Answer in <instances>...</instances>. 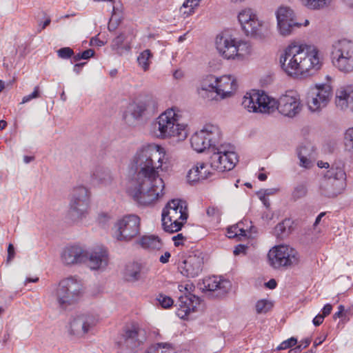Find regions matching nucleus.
Returning a JSON list of instances; mask_svg holds the SVG:
<instances>
[{
  "mask_svg": "<svg viewBox=\"0 0 353 353\" xmlns=\"http://www.w3.org/2000/svg\"><path fill=\"white\" fill-rule=\"evenodd\" d=\"M163 157L154 145L143 146L134 156L132 168L135 173L127 192L139 205H150L163 194L165 184L159 174Z\"/></svg>",
  "mask_w": 353,
  "mask_h": 353,
  "instance_id": "f257e3e1",
  "label": "nucleus"
},
{
  "mask_svg": "<svg viewBox=\"0 0 353 353\" xmlns=\"http://www.w3.org/2000/svg\"><path fill=\"white\" fill-rule=\"evenodd\" d=\"M281 68L290 76L307 77L322 66L319 50L314 46L292 43L280 57Z\"/></svg>",
  "mask_w": 353,
  "mask_h": 353,
  "instance_id": "f03ea898",
  "label": "nucleus"
},
{
  "mask_svg": "<svg viewBox=\"0 0 353 353\" xmlns=\"http://www.w3.org/2000/svg\"><path fill=\"white\" fill-rule=\"evenodd\" d=\"M242 106L248 112L270 114L278 110L283 115L294 117L298 114L302 105L299 96L294 90H288L276 101L263 91L253 90L243 98Z\"/></svg>",
  "mask_w": 353,
  "mask_h": 353,
  "instance_id": "7ed1b4c3",
  "label": "nucleus"
},
{
  "mask_svg": "<svg viewBox=\"0 0 353 353\" xmlns=\"http://www.w3.org/2000/svg\"><path fill=\"white\" fill-rule=\"evenodd\" d=\"M184 202L179 199H172L163 209L161 214L163 230L170 233L181 230L186 222L188 214Z\"/></svg>",
  "mask_w": 353,
  "mask_h": 353,
  "instance_id": "20e7f679",
  "label": "nucleus"
},
{
  "mask_svg": "<svg viewBox=\"0 0 353 353\" xmlns=\"http://www.w3.org/2000/svg\"><path fill=\"white\" fill-rule=\"evenodd\" d=\"M154 128L159 131V137H176L182 140L187 137L185 125L179 123V116L173 108L165 110L157 119Z\"/></svg>",
  "mask_w": 353,
  "mask_h": 353,
  "instance_id": "39448f33",
  "label": "nucleus"
},
{
  "mask_svg": "<svg viewBox=\"0 0 353 353\" xmlns=\"http://www.w3.org/2000/svg\"><path fill=\"white\" fill-rule=\"evenodd\" d=\"M331 59L333 65L340 72L353 71V41L343 39L332 44Z\"/></svg>",
  "mask_w": 353,
  "mask_h": 353,
  "instance_id": "423d86ee",
  "label": "nucleus"
},
{
  "mask_svg": "<svg viewBox=\"0 0 353 353\" xmlns=\"http://www.w3.org/2000/svg\"><path fill=\"white\" fill-rule=\"evenodd\" d=\"M82 284L73 277L61 280L56 289L55 296L59 305L66 308L72 305L81 297Z\"/></svg>",
  "mask_w": 353,
  "mask_h": 353,
  "instance_id": "0eeeda50",
  "label": "nucleus"
},
{
  "mask_svg": "<svg viewBox=\"0 0 353 353\" xmlns=\"http://www.w3.org/2000/svg\"><path fill=\"white\" fill-rule=\"evenodd\" d=\"M215 44L219 54L226 59H242L248 49L246 42L237 40L227 33L217 35Z\"/></svg>",
  "mask_w": 353,
  "mask_h": 353,
  "instance_id": "6e6552de",
  "label": "nucleus"
},
{
  "mask_svg": "<svg viewBox=\"0 0 353 353\" xmlns=\"http://www.w3.org/2000/svg\"><path fill=\"white\" fill-rule=\"evenodd\" d=\"M221 130L217 125L207 123L202 130L192 136L191 145L197 152H202L206 148L210 149L221 143Z\"/></svg>",
  "mask_w": 353,
  "mask_h": 353,
  "instance_id": "1a4fd4ad",
  "label": "nucleus"
},
{
  "mask_svg": "<svg viewBox=\"0 0 353 353\" xmlns=\"http://www.w3.org/2000/svg\"><path fill=\"white\" fill-rule=\"evenodd\" d=\"M236 80L231 75L219 78L214 75L207 76L201 82V89L203 91L215 92L221 99L230 97L237 89Z\"/></svg>",
  "mask_w": 353,
  "mask_h": 353,
  "instance_id": "9d476101",
  "label": "nucleus"
},
{
  "mask_svg": "<svg viewBox=\"0 0 353 353\" xmlns=\"http://www.w3.org/2000/svg\"><path fill=\"white\" fill-rule=\"evenodd\" d=\"M157 108V103L152 98L131 103L123 114V119L129 126H135L144 117L154 114Z\"/></svg>",
  "mask_w": 353,
  "mask_h": 353,
  "instance_id": "9b49d317",
  "label": "nucleus"
},
{
  "mask_svg": "<svg viewBox=\"0 0 353 353\" xmlns=\"http://www.w3.org/2000/svg\"><path fill=\"white\" fill-rule=\"evenodd\" d=\"M268 257L270 264L275 269L288 268L297 265L299 262V255L296 250L284 245L275 246L271 249Z\"/></svg>",
  "mask_w": 353,
  "mask_h": 353,
  "instance_id": "f8f14e48",
  "label": "nucleus"
},
{
  "mask_svg": "<svg viewBox=\"0 0 353 353\" xmlns=\"http://www.w3.org/2000/svg\"><path fill=\"white\" fill-rule=\"evenodd\" d=\"M275 14L277 30L283 37L292 34L295 29L299 28L302 26L309 25L307 19H305L303 23L299 22L294 10L288 6H280L276 10Z\"/></svg>",
  "mask_w": 353,
  "mask_h": 353,
  "instance_id": "ddd939ff",
  "label": "nucleus"
},
{
  "mask_svg": "<svg viewBox=\"0 0 353 353\" xmlns=\"http://www.w3.org/2000/svg\"><path fill=\"white\" fill-rule=\"evenodd\" d=\"M114 236L118 241H129L140 233V218L135 214L125 215L114 225Z\"/></svg>",
  "mask_w": 353,
  "mask_h": 353,
  "instance_id": "4468645a",
  "label": "nucleus"
},
{
  "mask_svg": "<svg viewBox=\"0 0 353 353\" xmlns=\"http://www.w3.org/2000/svg\"><path fill=\"white\" fill-rule=\"evenodd\" d=\"M332 96V88L330 85H316L310 88L307 97L309 109L315 112L326 106Z\"/></svg>",
  "mask_w": 353,
  "mask_h": 353,
  "instance_id": "2eb2a0df",
  "label": "nucleus"
},
{
  "mask_svg": "<svg viewBox=\"0 0 353 353\" xmlns=\"http://www.w3.org/2000/svg\"><path fill=\"white\" fill-rule=\"evenodd\" d=\"M204 265V254L196 250L189 254L179 265L180 272L188 278H195L202 272Z\"/></svg>",
  "mask_w": 353,
  "mask_h": 353,
  "instance_id": "dca6fc26",
  "label": "nucleus"
},
{
  "mask_svg": "<svg viewBox=\"0 0 353 353\" xmlns=\"http://www.w3.org/2000/svg\"><path fill=\"white\" fill-rule=\"evenodd\" d=\"M97 319L94 315L83 314L74 317L70 322V334L77 336H83L97 324Z\"/></svg>",
  "mask_w": 353,
  "mask_h": 353,
  "instance_id": "f3484780",
  "label": "nucleus"
},
{
  "mask_svg": "<svg viewBox=\"0 0 353 353\" xmlns=\"http://www.w3.org/2000/svg\"><path fill=\"white\" fill-rule=\"evenodd\" d=\"M88 254V265L91 270L105 269L109 261L108 251L104 246H96Z\"/></svg>",
  "mask_w": 353,
  "mask_h": 353,
  "instance_id": "a211bd4d",
  "label": "nucleus"
},
{
  "mask_svg": "<svg viewBox=\"0 0 353 353\" xmlns=\"http://www.w3.org/2000/svg\"><path fill=\"white\" fill-rule=\"evenodd\" d=\"M199 303V298L192 294L189 293L188 294L182 295L176 302V314L179 318L185 319L192 312L196 311V308Z\"/></svg>",
  "mask_w": 353,
  "mask_h": 353,
  "instance_id": "6ab92c4d",
  "label": "nucleus"
},
{
  "mask_svg": "<svg viewBox=\"0 0 353 353\" xmlns=\"http://www.w3.org/2000/svg\"><path fill=\"white\" fill-rule=\"evenodd\" d=\"M123 339L125 346L133 350L145 340V331L138 324L133 323L125 327Z\"/></svg>",
  "mask_w": 353,
  "mask_h": 353,
  "instance_id": "aec40b11",
  "label": "nucleus"
},
{
  "mask_svg": "<svg viewBox=\"0 0 353 353\" xmlns=\"http://www.w3.org/2000/svg\"><path fill=\"white\" fill-rule=\"evenodd\" d=\"M87 259V252L79 246L66 247L61 253V261L65 265L85 263Z\"/></svg>",
  "mask_w": 353,
  "mask_h": 353,
  "instance_id": "412c9836",
  "label": "nucleus"
},
{
  "mask_svg": "<svg viewBox=\"0 0 353 353\" xmlns=\"http://www.w3.org/2000/svg\"><path fill=\"white\" fill-rule=\"evenodd\" d=\"M345 173L342 169H336L335 172H332L331 176L326 181L328 196H336L341 193L344 186Z\"/></svg>",
  "mask_w": 353,
  "mask_h": 353,
  "instance_id": "4be33fe9",
  "label": "nucleus"
},
{
  "mask_svg": "<svg viewBox=\"0 0 353 353\" xmlns=\"http://www.w3.org/2000/svg\"><path fill=\"white\" fill-rule=\"evenodd\" d=\"M147 272L141 263L137 262H130L127 263L123 272L124 281L128 283H136L143 280Z\"/></svg>",
  "mask_w": 353,
  "mask_h": 353,
  "instance_id": "5701e85b",
  "label": "nucleus"
},
{
  "mask_svg": "<svg viewBox=\"0 0 353 353\" xmlns=\"http://www.w3.org/2000/svg\"><path fill=\"white\" fill-rule=\"evenodd\" d=\"M248 23L250 24V28L252 30L251 32H244L247 36L260 40L268 37V30L264 26V23L258 19L255 12L252 15H249Z\"/></svg>",
  "mask_w": 353,
  "mask_h": 353,
  "instance_id": "b1692460",
  "label": "nucleus"
},
{
  "mask_svg": "<svg viewBox=\"0 0 353 353\" xmlns=\"http://www.w3.org/2000/svg\"><path fill=\"white\" fill-rule=\"evenodd\" d=\"M336 105L342 110L350 109L353 112V90L341 88L336 92Z\"/></svg>",
  "mask_w": 353,
  "mask_h": 353,
  "instance_id": "393cba45",
  "label": "nucleus"
},
{
  "mask_svg": "<svg viewBox=\"0 0 353 353\" xmlns=\"http://www.w3.org/2000/svg\"><path fill=\"white\" fill-rule=\"evenodd\" d=\"M204 287L208 291L218 292L216 296H222L228 291L230 283L228 280L214 276L204 281Z\"/></svg>",
  "mask_w": 353,
  "mask_h": 353,
  "instance_id": "a878e982",
  "label": "nucleus"
},
{
  "mask_svg": "<svg viewBox=\"0 0 353 353\" xmlns=\"http://www.w3.org/2000/svg\"><path fill=\"white\" fill-rule=\"evenodd\" d=\"M91 178L94 183L101 186H109L113 181V176L109 169L97 166L92 172Z\"/></svg>",
  "mask_w": 353,
  "mask_h": 353,
  "instance_id": "bb28decb",
  "label": "nucleus"
},
{
  "mask_svg": "<svg viewBox=\"0 0 353 353\" xmlns=\"http://www.w3.org/2000/svg\"><path fill=\"white\" fill-rule=\"evenodd\" d=\"M212 173L206 169V164L201 162L191 168L188 174L187 179L190 183H194L205 180L210 176Z\"/></svg>",
  "mask_w": 353,
  "mask_h": 353,
  "instance_id": "cd10ccee",
  "label": "nucleus"
},
{
  "mask_svg": "<svg viewBox=\"0 0 353 353\" xmlns=\"http://www.w3.org/2000/svg\"><path fill=\"white\" fill-rule=\"evenodd\" d=\"M70 202H80L83 208L86 203H90V192L88 189L83 185L73 188Z\"/></svg>",
  "mask_w": 353,
  "mask_h": 353,
  "instance_id": "c85d7f7f",
  "label": "nucleus"
},
{
  "mask_svg": "<svg viewBox=\"0 0 353 353\" xmlns=\"http://www.w3.org/2000/svg\"><path fill=\"white\" fill-rule=\"evenodd\" d=\"M70 202H80L83 208L86 203H90V192L88 189L83 185L73 188Z\"/></svg>",
  "mask_w": 353,
  "mask_h": 353,
  "instance_id": "c756f323",
  "label": "nucleus"
},
{
  "mask_svg": "<svg viewBox=\"0 0 353 353\" xmlns=\"http://www.w3.org/2000/svg\"><path fill=\"white\" fill-rule=\"evenodd\" d=\"M220 149L224 170H231L238 162L237 154L232 150Z\"/></svg>",
  "mask_w": 353,
  "mask_h": 353,
  "instance_id": "7c9ffc66",
  "label": "nucleus"
},
{
  "mask_svg": "<svg viewBox=\"0 0 353 353\" xmlns=\"http://www.w3.org/2000/svg\"><path fill=\"white\" fill-rule=\"evenodd\" d=\"M125 40V36L120 34L112 41L111 48L116 54L122 55L130 51V46L128 43H124Z\"/></svg>",
  "mask_w": 353,
  "mask_h": 353,
  "instance_id": "2f4dec72",
  "label": "nucleus"
},
{
  "mask_svg": "<svg viewBox=\"0 0 353 353\" xmlns=\"http://www.w3.org/2000/svg\"><path fill=\"white\" fill-rule=\"evenodd\" d=\"M292 223V221L290 219H285L282 222L278 223L274 228L275 236L281 239L288 236L291 232Z\"/></svg>",
  "mask_w": 353,
  "mask_h": 353,
  "instance_id": "473e14b6",
  "label": "nucleus"
},
{
  "mask_svg": "<svg viewBox=\"0 0 353 353\" xmlns=\"http://www.w3.org/2000/svg\"><path fill=\"white\" fill-rule=\"evenodd\" d=\"M141 245L150 250H159L163 245L161 239L156 236H143L140 240Z\"/></svg>",
  "mask_w": 353,
  "mask_h": 353,
  "instance_id": "72a5a7b5",
  "label": "nucleus"
},
{
  "mask_svg": "<svg viewBox=\"0 0 353 353\" xmlns=\"http://www.w3.org/2000/svg\"><path fill=\"white\" fill-rule=\"evenodd\" d=\"M89 205L90 203H86L83 208L80 202H70V213L75 219H82L87 215Z\"/></svg>",
  "mask_w": 353,
  "mask_h": 353,
  "instance_id": "f704fd0d",
  "label": "nucleus"
},
{
  "mask_svg": "<svg viewBox=\"0 0 353 353\" xmlns=\"http://www.w3.org/2000/svg\"><path fill=\"white\" fill-rule=\"evenodd\" d=\"M254 11L250 8H246L241 10L238 14V21L244 32H251L252 28H250V24L248 23V19L249 15H252Z\"/></svg>",
  "mask_w": 353,
  "mask_h": 353,
  "instance_id": "c9c22d12",
  "label": "nucleus"
},
{
  "mask_svg": "<svg viewBox=\"0 0 353 353\" xmlns=\"http://www.w3.org/2000/svg\"><path fill=\"white\" fill-rule=\"evenodd\" d=\"M153 54L148 49L141 52L137 57V62L139 65L144 70L147 71L150 68V59L152 58Z\"/></svg>",
  "mask_w": 353,
  "mask_h": 353,
  "instance_id": "e433bc0d",
  "label": "nucleus"
},
{
  "mask_svg": "<svg viewBox=\"0 0 353 353\" xmlns=\"http://www.w3.org/2000/svg\"><path fill=\"white\" fill-rule=\"evenodd\" d=\"M210 163L211 168L214 170L221 172H225L223 164L222 163V156L220 148H217V151H213L210 159Z\"/></svg>",
  "mask_w": 353,
  "mask_h": 353,
  "instance_id": "4c0bfd02",
  "label": "nucleus"
},
{
  "mask_svg": "<svg viewBox=\"0 0 353 353\" xmlns=\"http://www.w3.org/2000/svg\"><path fill=\"white\" fill-rule=\"evenodd\" d=\"M302 5L310 10H321L328 6L332 0H301Z\"/></svg>",
  "mask_w": 353,
  "mask_h": 353,
  "instance_id": "58836bf2",
  "label": "nucleus"
},
{
  "mask_svg": "<svg viewBox=\"0 0 353 353\" xmlns=\"http://www.w3.org/2000/svg\"><path fill=\"white\" fill-rule=\"evenodd\" d=\"M201 0H186L180 8V12L184 17H188L194 12V8L199 5Z\"/></svg>",
  "mask_w": 353,
  "mask_h": 353,
  "instance_id": "ea45409f",
  "label": "nucleus"
},
{
  "mask_svg": "<svg viewBox=\"0 0 353 353\" xmlns=\"http://www.w3.org/2000/svg\"><path fill=\"white\" fill-rule=\"evenodd\" d=\"M173 352L170 343H159L150 346L146 353H173Z\"/></svg>",
  "mask_w": 353,
  "mask_h": 353,
  "instance_id": "a19ab883",
  "label": "nucleus"
},
{
  "mask_svg": "<svg viewBox=\"0 0 353 353\" xmlns=\"http://www.w3.org/2000/svg\"><path fill=\"white\" fill-rule=\"evenodd\" d=\"M307 192V187L303 183L296 185L292 192V198L294 201H296L304 197Z\"/></svg>",
  "mask_w": 353,
  "mask_h": 353,
  "instance_id": "79ce46f5",
  "label": "nucleus"
},
{
  "mask_svg": "<svg viewBox=\"0 0 353 353\" xmlns=\"http://www.w3.org/2000/svg\"><path fill=\"white\" fill-rule=\"evenodd\" d=\"M307 148L305 146H301L298 148L297 154L300 160V165L305 168H308L312 165V161L307 158Z\"/></svg>",
  "mask_w": 353,
  "mask_h": 353,
  "instance_id": "37998d69",
  "label": "nucleus"
},
{
  "mask_svg": "<svg viewBox=\"0 0 353 353\" xmlns=\"http://www.w3.org/2000/svg\"><path fill=\"white\" fill-rule=\"evenodd\" d=\"M272 307V304L265 299L257 301L256 304V310L258 314L266 313Z\"/></svg>",
  "mask_w": 353,
  "mask_h": 353,
  "instance_id": "c03bdc74",
  "label": "nucleus"
},
{
  "mask_svg": "<svg viewBox=\"0 0 353 353\" xmlns=\"http://www.w3.org/2000/svg\"><path fill=\"white\" fill-rule=\"evenodd\" d=\"M344 144L346 150H353V128L346 130L344 136Z\"/></svg>",
  "mask_w": 353,
  "mask_h": 353,
  "instance_id": "a18cd8bd",
  "label": "nucleus"
},
{
  "mask_svg": "<svg viewBox=\"0 0 353 353\" xmlns=\"http://www.w3.org/2000/svg\"><path fill=\"white\" fill-rule=\"evenodd\" d=\"M157 300L159 304L163 308H169L174 303V301L171 297L164 294H159L158 296Z\"/></svg>",
  "mask_w": 353,
  "mask_h": 353,
  "instance_id": "49530a36",
  "label": "nucleus"
},
{
  "mask_svg": "<svg viewBox=\"0 0 353 353\" xmlns=\"http://www.w3.org/2000/svg\"><path fill=\"white\" fill-rule=\"evenodd\" d=\"M297 343V339L295 337H291L284 341H283L276 348L278 350H286L291 348L296 345Z\"/></svg>",
  "mask_w": 353,
  "mask_h": 353,
  "instance_id": "de8ad7c7",
  "label": "nucleus"
},
{
  "mask_svg": "<svg viewBox=\"0 0 353 353\" xmlns=\"http://www.w3.org/2000/svg\"><path fill=\"white\" fill-rule=\"evenodd\" d=\"M58 56L61 59L70 58L74 54V51L69 47H64L60 48L58 51Z\"/></svg>",
  "mask_w": 353,
  "mask_h": 353,
  "instance_id": "09e8293b",
  "label": "nucleus"
},
{
  "mask_svg": "<svg viewBox=\"0 0 353 353\" xmlns=\"http://www.w3.org/2000/svg\"><path fill=\"white\" fill-rule=\"evenodd\" d=\"M39 95H40L39 94V87L36 86L34 89V91L31 94L23 97L22 101L21 103H26L33 99L39 97Z\"/></svg>",
  "mask_w": 353,
  "mask_h": 353,
  "instance_id": "8fccbe9b",
  "label": "nucleus"
},
{
  "mask_svg": "<svg viewBox=\"0 0 353 353\" xmlns=\"http://www.w3.org/2000/svg\"><path fill=\"white\" fill-rule=\"evenodd\" d=\"M206 212L207 214L210 217H213L216 220L220 219L221 212L219 209L216 207H209L207 209Z\"/></svg>",
  "mask_w": 353,
  "mask_h": 353,
  "instance_id": "3c124183",
  "label": "nucleus"
},
{
  "mask_svg": "<svg viewBox=\"0 0 353 353\" xmlns=\"http://www.w3.org/2000/svg\"><path fill=\"white\" fill-rule=\"evenodd\" d=\"M239 230H240V228L239 225H232L228 228V238L233 239L235 237H239Z\"/></svg>",
  "mask_w": 353,
  "mask_h": 353,
  "instance_id": "603ef678",
  "label": "nucleus"
},
{
  "mask_svg": "<svg viewBox=\"0 0 353 353\" xmlns=\"http://www.w3.org/2000/svg\"><path fill=\"white\" fill-rule=\"evenodd\" d=\"M15 256L14 247L12 243H10L8 247V256H7V262H10Z\"/></svg>",
  "mask_w": 353,
  "mask_h": 353,
  "instance_id": "864d4df0",
  "label": "nucleus"
},
{
  "mask_svg": "<svg viewBox=\"0 0 353 353\" xmlns=\"http://www.w3.org/2000/svg\"><path fill=\"white\" fill-rule=\"evenodd\" d=\"M81 53V57L83 58V59H88L94 57L95 52L92 49H88V50H84L83 52H82Z\"/></svg>",
  "mask_w": 353,
  "mask_h": 353,
  "instance_id": "5fc2aeb1",
  "label": "nucleus"
},
{
  "mask_svg": "<svg viewBox=\"0 0 353 353\" xmlns=\"http://www.w3.org/2000/svg\"><path fill=\"white\" fill-rule=\"evenodd\" d=\"M256 194L258 195L259 199L262 201L263 205L268 208L270 207L269 200L264 196V194H262V191H259Z\"/></svg>",
  "mask_w": 353,
  "mask_h": 353,
  "instance_id": "6e6d98bb",
  "label": "nucleus"
},
{
  "mask_svg": "<svg viewBox=\"0 0 353 353\" xmlns=\"http://www.w3.org/2000/svg\"><path fill=\"white\" fill-rule=\"evenodd\" d=\"M217 148H221L222 150H232V151L234 149L233 146L231 145L230 144L225 145L223 144H220V143L219 144H216V146H214V148H212L211 149L212 151H217Z\"/></svg>",
  "mask_w": 353,
  "mask_h": 353,
  "instance_id": "4d7b16f0",
  "label": "nucleus"
},
{
  "mask_svg": "<svg viewBox=\"0 0 353 353\" xmlns=\"http://www.w3.org/2000/svg\"><path fill=\"white\" fill-rule=\"evenodd\" d=\"M324 316L321 315V314H318L316 315L312 322H313V324L315 325V326H319L320 325L323 321V319H324Z\"/></svg>",
  "mask_w": 353,
  "mask_h": 353,
  "instance_id": "13d9d810",
  "label": "nucleus"
},
{
  "mask_svg": "<svg viewBox=\"0 0 353 353\" xmlns=\"http://www.w3.org/2000/svg\"><path fill=\"white\" fill-rule=\"evenodd\" d=\"M245 250H246V247L243 245L240 244L235 247V249H234L233 253L234 255H238L240 253L245 252Z\"/></svg>",
  "mask_w": 353,
  "mask_h": 353,
  "instance_id": "bf43d9fd",
  "label": "nucleus"
},
{
  "mask_svg": "<svg viewBox=\"0 0 353 353\" xmlns=\"http://www.w3.org/2000/svg\"><path fill=\"white\" fill-rule=\"evenodd\" d=\"M332 305H330L329 303L325 305L322 310V312H323L322 315L324 316V317L329 315L332 311Z\"/></svg>",
  "mask_w": 353,
  "mask_h": 353,
  "instance_id": "052dcab7",
  "label": "nucleus"
},
{
  "mask_svg": "<svg viewBox=\"0 0 353 353\" xmlns=\"http://www.w3.org/2000/svg\"><path fill=\"white\" fill-rule=\"evenodd\" d=\"M170 257V253L169 252H165L163 254H162L160 256L159 261L162 263H166L169 261Z\"/></svg>",
  "mask_w": 353,
  "mask_h": 353,
  "instance_id": "680f3d73",
  "label": "nucleus"
},
{
  "mask_svg": "<svg viewBox=\"0 0 353 353\" xmlns=\"http://www.w3.org/2000/svg\"><path fill=\"white\" fill-rule=\"evenodd\" d=\"M279 189L276 188H270V189H266V190H261L262 194H264V196H267L269 195L274 194L276 192H277Z\"/></svg>",
  "mask_w": 353,
  "mask_h": 353,
  "instance_id": "e2e57ef3",
  "label": "nucleus"
},
{
  "mask_svg": "<svg viewBox=\"0 0 353 353\" xmlns=\"http://www.w3.org/2000/svg\"><path fill=\"white\" fill-rule=\"evenodd\" d=\"M51 22V19L50 17H48L45 21H43V23H40L39 24V26H40V28L38 30L39 32H41L43 30H44L48 26L50 25Z\"/></svg>",
  "mask_w": 353,
  "mask_h": 353,
  "instance_id": "0e129e2a",
  "label": "nucleus"
},
{
  "mask_svg": "<svg viewBox=\"0 0 353 353\" xmlns=\"http://www.w3.org/2000/svg\"><path fill=\"white\" fill-rule=\"evenodd\" d=\"M265 286L271 290L274 289L276 287V281L274 279H271L268 282L265 283Z\"/></svg>",
  "mask_w": 353,
  "mask_h": 353,
  "instance_id": "69168bd1",
  "label": "nucleus"
},
{
  "mask_svg": "<svg viewBox=\"0 0 353 353\" xmlns=\"http://www.w3.org/2000/svg\"><path fill=\"white\" fill-rule=\"evenodd\" d=\"M344 310H345V308H344V306H343V305H339V311H338V312H336L334 314L333 318H334V319H337V318H340V317L342 316V314H343V312H344Z\"/></svg>",
  "mask_w": 353,
  "mask_h": 353,
  "instance_id": "338daca9",
  "label": "nucleus"
},
{
  "mask_svg": "<svg viewBox=\"0 0 353 353\" xmlns=\"http://www.w3.org/2000/svg\"><path fill=\"white\" fill-rule=\"evenodd\" d=\"M311 341H312V340L310 338H306L304 340L301 341V344H300V345H301V350L303 349L306 348L307 346H309Z\"/></svg>",
  "mask_w": 353,
  "mask_h": 353,
  "instance_id": "774afa93",
  "label": "nucleus"
}]
</instances>
